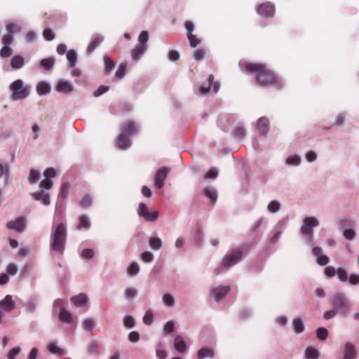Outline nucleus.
Masks as SVG:
<instances>
[{"mask_svg":"<svg viewBox=\"0 0 359 359\" xmlns=\"http://www.w3.org/2000/svg\"><path fill=\"white\" fill-rule=\"evenodd\" d=\"M245 70L248 72L257 73V81L262 86L278 85L277 79L271 71L266 69L262 64L248 63Z\"/></svg>","mask_w":359,"mask_h":359,"instance_id":"f257e3e1","label":"nucleus"},{"mask_svg":"<svg viewBox=\"0 0 359 359\" xmlns=\"http://www.w3.org/2000/svg\"><path fill=\"white\" fill-rule=\"evenodd\" d=\"M43 175L45 179L39 183L41 191L39 192H32L30 195L35 201H41L43 205H48L50 203V195L45 190H49L53 187V183L51 178L55 177L56 170L53 168H48L44 171Z\"/></svg>","mask_w":359,"mask_h":359,"instance_id":"f03ea898","label":"nucleus"},{"mask_svg":"<svg viewBox=\"0 0 359 359\" xmlns=\"http://www.w3.org/2000/svg\"><path fill=\"white\" fill-rule=\"evenodd\" d=\"M67 241V231L65 224L60 223L57 225L52 233L50 248L53 251L63 255Z\"/></svg>","mask_w":359,"mask_h":359,"instance_id":"7ed1b4c3","label":"nucleus"},{"mask_svg":"<svg viewBox=\"0 0 359 359\" xmlns=\"http://www.w3.org/2000/svg\"><path fill=\"white\" fill-rule=\"evenodd\" d=\"M11 91V99L13 100H20L27 98L30 93L29 86L25 85L22 79H17L12 82L9 86Z\"/></svg>","mask_w":359,"mask_h":359,"instance_id":"20e7f679","label":"nucleus"},{"mask_svg":"<svg viewBox=\"0 0 359 359\" xmlns=\"http://www.w3.org/2000/svg\"><path fill=\"white\" fill-rule=\"evenodd\" d=\"M319 225L318 219L314 216L306 217L303 219L302 224L300 227V233L305 237L308 242L313 244V228Z\"/></svg>","mask_w":359,"mask_h":359,"instance_id":"39448f33","label":"nucleus"},{"mask_svg":"<svg viewBox=\"0 0 359 359\" xmlns=\"http://www.w3.org/2000/svg\"><path fill=\"white\" fill-rule=\"evenodd\" d=\"M149 40V34L147 31H142L138 37L139 44L137 45L131 51L132 59L137 61L146 52L147 49V41Z\"/></svg>","mask_w":359,"mask_h":359,"instance_id":"423d86ee","label":"nucleus"},{"mask_svg":"<svg viewBox=\"0 0 359 359\" xmlns=\"http://www.w3.org/2000/svg\"><path fill=\"white\" fill-rule=\"evenodd\" d=\"M333 306L337 311L345 316L351 304L343 293L337 292L333 297Z\"/></svg>","mask_w":359,"mask_h":359,"instance_id":"0eeeda50","label":"nucleus"},{"mask_svg":"<svg viewBox=\"0 0 359 359\" xmlns=\"http://www.w3.org/2000/svg\"><path fill=\"white\" fill-rule=\"evenodd\" d=\"M243 251L241 249L232 250L230 253L226 255L222 262V266L229 268L238 263L242 257Z\"/></svg>","mask_w":359,"mask_h":359,"instance_id":"6e6552de","label":"nucleus"},{"mask_svg":"<svg viewBox=\"0 0 359 359\" xmlns=\"http://www.w3.org/2000/svg\"><path fill=\"white\" fill-rule=\"evenodd\" d=\"M137 213L140 217L144 218L147 222H154L157 219L158 216V212L156 210L149 212L147 205L144 203L139 204Z\"/></svg>","mask_w":359,"mask_h":359,"instance_id":"1a4fd4ad","label":"nucleus"},{"mask_svg":"<svg viewBox=\"0 0 359 359\" xmlns=\"http://www.w3.org/2000/svg\"><path fill=\"white\" fill-rule=\"evenodd\" d=\"M6 226L8 229H12L18 233H22L27 227L26 219L22 216L18 217L15 220L8 222Z\"/></svg>","mask_w":359,"mask_h":359,"instance_id":"9d476101","label":"nucleus"},{"mask_svg":"<svg viewBox=\"0 0 359 359\" xmlns=\"http://www.w3.org/2000/svg\"><path fill=\"white\" fill-rule=\"evenodd\" d=\"M257 12L259 15L264 18L272 17L276 12L275 6L270 1H266L258 6Z\"/></svg>","mask_w":359,"mask_h":359,"instance_id":"9b49d317","label":"nucleus"},{"mask_svg":"<svg viewBox=\"0 0 359 359\" xmlns=\"http://www.w3.org/2000/svg\"><path fill=\"white\" fill-rule=\"evenodd\" d=\"M170 171V168L167 167H163L156 172L154 177V181L155 185L158 189H161L164 186V181Z\"/></svg>","mask_w":359,"mask_h":359,"instance_id":"f8f14e48","label":"nucleus"},{"mask_svg":"<svg viewBox=\"0 0 359 359\" xmlns=\"http://www.w3.org/2000/svg\"><path fill=\"white\" fill-rule=\"evenodd\" d=\"M312 255L316 257V262L320 266H325L329 262V257L323 254V250L320 247H314L312 249Z\"/></svg>","mask_w":359,"mask_h":359,"instance_id":"ddd939ff","label":"nucleus"},{"mask_svg":"<svg viewBox=\"0 0 359 359\" xmlns=\"http://www.w3.org/2000/svg\"><path fill=\"white\" fill-rule=\"evenodd\" d=\"M312 255L316 257V262L320 266H325L329 262V257L323 254V250L320 247H314L312 249Z\"/></svg>","mask_w":359,"mask_h":359,"instance_id":"4468645a","label":"nucleus"},{"mask_svg":"<svg viewBox=\"0 0 359 359\" xmlns=\"http://www.w3.org/2000/svg\"><path fill=\"white\" fill-rule=\"evenodd\" d=\"M312 255L316 257V262L320 266H325L329 262V257L323 254V250L320 247H314L312 249Z\"/></svg>","mask_w":359,"mask_h":359,"instance_id":"2eb2a0df","label":"nucleus"},{"mask_svg":"<svg viewBox=\"0 0 359 359\" xmlns=\"http://www.w3.org/2000/svg\"><path fill=\"white\" fill-rule=\"evenodd\" d=\"M357 351L355 345L351 342H346L344 347V355L341 359H356Z\"/></svg>","mask_w":359,"mask_h":359,"instance_id":"dca6fc26","label":"nucleus"},{"mask_svg":"<svg viewBox=\"0 0 359 359\" xmlns=\"http://www.w3.org/2000/svg\"><path fill=\"white\" fill-rule=\"evenodd\" d=\"M211 88H212L215 93H217L219 88V83L214 81V76L212 74L209 76L208 86L207 87L201 86L199 91L201 94L205 95L210 90Z\"/></svg>","mask_w":359,"mask_h":359,"instance_id":"f3484780","label":"nucleus"},{"mask_svg":"<svg viewBox=\"0 0 359 359\" xmlns=\"http://www.w3.org/2000/svg\"><path fill=\"white\" fill-rule=\"evenodd\" d=\"M256 128L261 135H266L269 130V120L265 117H260L256 125Z\"/></svg>","mask_w":359,"mask_h":359,"instance_id":"a211bd4d","label":"nucleus"},{"mask_svg":"<svg viewBox=\"0 0 359 359\" xmlns=\"http://www.w3.org/2000/svg\"><path fill=\"white\" fill-rule=\"evenodd\" d=\"M185 28L187 31V37L190 42V46L191 47H196L201 42V40L196 37V35L192 34V32L194 29V24H184Z\"/></svg>","mask_w":359,"mask_h":359,"instance_id":"6ab92c4d","label":"nucleus"},{"mask_svg":"<svg viewBox=\"0 0 359 359\" xmlns=\"http://www.w3.org/2000/svg\"><path fill=\"white\" fill-rule=\"evenodd\" d=\"M230 291L229 285H221L215 288L212 291V296L217 302L220 301Z\"/></svg>","mask_w":359,"mask_h":359,"instance_id":"aec40b11","label":"nucleus"},{"mask_svg":"<svg viewBox=\"0 0 359 359\" xmlns=\"http://www.w3.org/2000/svg\"><path fill=\"white\" fill-rule=\"evenodd\" d=\"M0 307L6 312H11L15 308V302L11 295H6L0 301Z\"/></svg>","mask_w":359,"mask_h":359,"instance_id":"412c9836","label":"nucleus"},{"mask_svg":"<svg viewBox=\"0 0 359 359\" xmlns=\"http://www.w3.org/2000/svg\"><path fill=\"white\" fill-rule=\"evenodd\" d=\"M131 144L132 142L127 135L123 133L119 134L117 140V145L120 149L126 150L130 148Z\"/></svg>","mask_w":359,"mask_h":359,"instance_id":"4be33fe9","label":"nucleus"},{"mask_svg":"<svg viewBox=\"0 0 359 359\" xmlns=\"http://www.w3.org/2000/svg\"><path fill=\"white\" fill-rule=\"evenodd\" d=\"M72 85L67 81L60 80L56 86L55 89L60 93L68 94L73 90Z\"/></svg>","mask_w":359,"mask_h":359,"instance_id":"5701e85b","label":"nucleus"},{"mask_svg":"<svg viewBox=\"0 0 359 359\" xmlns=\"http://www.w3.org/2000/svg\"><path fill=\"white\" fill-rule=\"evenodd\" d=\"M122 133L127 135H133L137 132V126L135 121H128L122 127Z\"/></svg>","mask_w":359,"mask_h":359,"instance_id":"b1692460","label":"nucleus"},{"mask_svg":"<svg viewBox=\"0 0 359 359\" xmlns=\"http://www.w3.org/2000/svg\"><path fill=\"white\" fill-rule=\"evenodd\" d=\"M70 299L76 307H83L86 305L88 298L86 294L80 293L76 296L71 297Z\"/></svg>","mask_w":359,"mask_h":359,"instance_id":"393cba45","label":"nucleus"},{"mask_svg":"<svg viewBox=\"0 0 359 359\" xmlns=\"http://www.w3.org/2000/svg\"><path fill=\"white\" fill-rule=\"evenodd\" d=\"M25 65V57L21 55H14L10 62V66L13 69H21Z\"/></svg>","mask_w":359,"mask_h":359,"instance_id":"a878e982","label":"nucleus"},{"mask_svg":"<svg viewBox=\"0 0 359 359\" xmlns=\"http://www.w3.org/2000/svg\"><path fill=\"white\" fill-rule=\"evenodd\" d=\"M103 40L104 37L102 36L99 35L94 36L86 48V53L91 54L95 50V49L100 45Z\"/></svg>","mask_w":359,"mask_h":359,"instance_id":"bb28decb","label":"nucleus"},{"mask_svg":"<svg viewBox=\"0 0 359 359\" xmlns=\"http://www.w3.org/2000/svg\"><path fill=\"white\" fill-rule=\"evenodd\" d=\"M174 346L178 353H184L187 350V344L182 337L177 335L175 338Z\"/></svg>","mask_w":359,"mask_h":359,"instance_id":"cd10ccee","label":"nucleus"},{"mask_svg":"<svg viewBox=\"0 0 359 359\" xmlns=\"http://www.w3.org/2000/svg\"><path fill=\"white\" fill-rule=\"evenodd\" d=\"M214 350L212 348H201L197 353L198 359H204L205 358H212L214 356Z\"/></svg>","mask_w":359,"mask_h":359,"instance_id":"c85d7f7f","label":"nucleus"},{"mask_svg":"<svg viewBox=\"0 0 359 359\" xmlns=\"http://www.w3.org/2000/svg\"><path fill=\"white\" fill-rule=\"evenodd\" d=\"M50 86L44 81L39 82L36 85V92L39 95L48 94L50 92Z\"/></svg>","mask_w":359,"mask_h":359,"instance_id":"c756f323","label":"nucleus"},{"mask_svg":"<svg viewBox=\"0 0 359 359\" xmlns=\"http://www.w3.org/2000/svg\"><path fill=\"white\" fill-rule=\"evenodd\" d=\"M204 195L208 198L213 203L217 200V191L213 187H206L203 191Z\"/></svg>","mask_w":359,"mask_h":359,"instance_id":"7c9ffc66","label":"nucleus"},{"mask_svg":"<svg viewBox=\"0 0 359 359\" xmlns=\"http://www.w3.org/2000/svg\"><path fill=\"white\" fill-rule=\"evenodd\" d=\"M293 330L295 333H302L304 330V322L299 317L295 318L292 320Z\"/></svg>","mask_w":359,"mask_h":359,"instance_id":"2f4dec72","label":"nucleus"},{"mask_svg":"<svg viewBox=\"0 0 359 359\" xmlns=\"http://www.w3.org/2000/svg\"><path fill=\"white\" fill-rule=\"evenodd\" d=\"M104 73L105 74H109L112 69L114 68L115 63L114 61L107 55H104Z\"/></svg>","mask_w":359,"mask_h":359,"instance_id":"473e14b6","label":"nucleus"},{"mask_svg":"<svg viewBox=\"0 0 359 359\" xmlns=\"http://www.w3.org/2000/svg\"><path fill=\"white\" fill-rule=\"evenodd\" d=\"M58 317L63 323H70L72 321V314L65 309L60 310Z\"/></svg>","mask_w":359,"mask_h":359,"instance_id":"72a5a7b5","label":"nucleus"},{"mask_svg":"<svg viewBox=\"0 0 359 359\" xmlns=\"http://www.w3.org/2000/svg\"><path fill=\"white\" fill-rule=\"evenodd\" d=\"M149 245L154 250H158L162 247V241L158 237H150L149 238Z\"/></svg>","mask_w":359,"mask_h":359,"instance_id":"f704fd0d","label":"nucleus"},{"mask_svg":"<svg viewBox=\"0 0 359 359\" xmlns=\"http://www.w3.org/2000/svg\"><path fill=\"white\" fill-rule=\"evenodd\" d=\"M67 59L70 67H74L77 62V53L74 50H69L67 52Z\"/></svg>","mask_w":359,"mask_h":359,"instance_id":"c9c22d12","label":"nucleus"},{"mask_svg":"<svg viewBox=\"0 0 359 359\" xmlns=\"http://www.w3.org/2000/svg\"><path fill=\"white\" fill-rule=\"evenodd\" d=\"M320 353L318 351L312 347H308L305 350V357L306 359H318Z\"/></svg>","mask_w":359,"mask_h":359,"instance_id":"e433bc0d","label":"nucleus"},{"mask_svg":"<svg viewBox=\"0 0 359 359\" xmlns=\"http://www.w3.org/2000/svg\"><path fill=\"white\" fill-rule=\"evenodd\" d=\"M90 225L91 224L88 217L83 215L79 217V224L77 226L76 229H80L81 227H83L88 229L90 227Z\"/></svg>","mask_w":359,"mask_h":359,"instance_id":"4c0bfd02","label":"nucleus"},{"mask_svg":"<svg viewBox=\"0 0 359 359\" xmlns=\"http://www.w3.org/2000/svg\"><path fill=\"white\" fill-rule=\"evenodd\" d=\"M92 204L93 198L88 194H85L81 201L79 202L80 206L83 209L89 208Z\"/></svg>","mask_w":359,"mask_h":359,"instance_id":"58836bf2","label":"nucleus"},{"mask_svg":"<svg viewBox=\"0 0 359 359\" xmlns=\"http://www.w3.org/2000/svg\"><path fill=\"white\" fill-rule=\"evenodd\" d=\"M285 163L290 165L297 166L301 163V157L298 155L290 156L286 158Z\"/></svg>","mask_w":359,"mask_h":359,"instance_id":"ea45409f","label":"nucleus"},{"mask_svg":"<svg viewBox=\"0 0 359 359\" xmlns=\"http://www.w3.org/2000/svg\"><path fill=\"white\" fill-rule=\"evenodd\" d=\"M82 326L86 331L91 332L94 329L95 323L92 318H88L83 320Z\"/></svg>","mask_w":359,"mask_h":359,"instance_id":"a19ab883","label":"nucleus"},{"mask_svg":"<svg viewBox=\"0 0 359 359\" xmlns=\"http://www.w3.org/2000/svg\"><path fill=\"white\" fill-rule=\"evenodd\" d=\"M40 177V172L36 170L31 169L29 176L28 178V181L29 184H35Z\"/></svg>","mask_w":359,"mask_h":359,"instance_id":"79ce46f5","label":"nucleus"},{"mask_svg":"<svg viewBox=\"0 0 359 359\" xmlns=\"http://www.w3.org/2000/svg\"><path fill=\"white\" fill-rule=\"evenodd\" d=\"M280 208V203L276 200L271 201L267 205L268 210L271 213H276L278 212Z\"/></svg>","mask_w":359,"mask_h":359,"instance_id":"37998d69","label":"nucleus"},{"mask_svg":"<svg viewBox=\"0 0 359 359\" xmlns=\"http://www.w3.org/2000/svg\"><path fill=\"white\" fill-rule=\"evenodd\" d=\"M48 349L50 353L55 355H62L63 353V350L59 348L56 343L52 342L49 343L48 345Z\"/></svg>","mask_w":359,"mask_h":359,"instance_id":"c03bdc74","label":"nucleus"},{"mask_svg":"<svg viewBox=\"0 0 359 359\" xmlns=\"http://www.w3.org/2000/svg\"><path fill=\"white\" fill-rule=\"evenodd\" d=\"M54 65V60L52 58L42 59L40 62V65L46 70H50Z\"/></svg>","mask_w":359,"mask_h":359,"instance_id":"a18cd8bd","label":"nucleus"},{"mask_svg":"<svg viewBox=\"0 0 359 359\" xmlns=\"http://www.w3.org/2000/svg\"><path fill=\"white\" fill-rule=\"evenodd\" d=\"M138 294V291L135 287H128L124 292L125 297L128 299L135 297Z\"/></svg>","mask_w":359,"mask_h":359,"instance_id":"49530a36","label":"nucleus"},{"mask_svg":"<svg viewBox=\"0 0 359 359\" xmlns=\"http://www.w3.org/2000/svg\"><path fill=\"white\" fill-rule=\"evenodd\" d=\"M194 233L196 236V242L198 245H200L203 240V227L201 225H197Z\"/></svg>","mask_w":359,"mask_h":359,"instance_id":"de8ad7c7","label":"nucleus"},{"mask_svg":"<svg viewBox=\"0 0 359 359\" xmlns=\"http://www.w3.org/2000/svg\"><path fill=\"white\" fill-rule=\"evenodd\" d=\"M128 273L130 276H135L140 271V266L137 262H133L127 269Z\"/></svg>","mask_w":359,"mask_h":359,"instance_id":"09e8293b","label":"nucleus"},{"mask_svg":"<svg viewBox=\"0 0 359 359\" xmlns=\"http://www.w3.org/2000/svg\"><path fill=\"white\" fill-rule=\"evenodd\" d=\"M163 303L169 307L173 306L175 304V299L170 294H165L163 297Z\"/></svg>","mask_w":359,"mask_h":359,"instance_id":"8fccbe9b","label":"nucleus"},{"mask_svg":"<svg viewBox=\"0 0 359 359\" xmlns=\"http://www.w3.org/2000/svg\"><path fill=\"white\" fill-rule=\"evenodd\" d=\"M126 72V65L124 64H121L115 73V77L117 79H123Z\"/></svg>","mask_w":359,"mask_h":359,"instance_id":"3c124183","label":"nucleus"},{"mask_svg":"<svg viewBox=\"0 0 359 359\" xmlns=\"http://www.w3.org/2000/svg\"><path fill=\"white\" fill-rule=\"evenodd\" d=\"M88 352L90 355L98 356L100 355L98 345L95 342H92L88 347Z\"/></svg>","mask_w":359,"mask_h":359,"instance_id":"603ef678","label":"nucleus"},{"mask_svg":"<svg viewBox=\"0 0 359 359\" xmlns=\"http://www.w3.org/2000/svg\"><path fill=\"white\" fill-rule=\"evenodd\" d=\"M123 324L128 328H133L135 325V320L132 316H126L123 319Z\"/></svg>","mask_w":359,"mask_h":359,"instance_id":"864d4df0","label":"nucleus"},{"mask_svg":"<svg viewBox=\"0 0 359 359\" xmlns=\"http://www.w3.org/2000/svg\"><path fill=\"white\" fill-rule=\"evenodd\" d=\"M343 236L347 240L352 241L355 236V231L351 228H347L344 230Z\"/></svg>","mask_w":359,"mask_h":359,"instance_id":"5fc2aeb1","label":"nucleus"},{"mask_svg":"<svg viewBox=\"0 0 359 359\" xmlns=\"http://www.w3.org/2000/svg\"><path fill=\"white\" fill-rule=\"evenodd\" d=\"M12 53L13 50L9 46H4L0 50V55L4 58L10 57Z\"/></svg>","mask_w":359,"mask_h":359,"instance_id":"6e6d98bb","label":"nucleus"},{"mask_svg":"<svg viewBox=\"0 0 359 359\" xmlns=\"http://www.w3.org/2000/svg\"><path fill=\"white\" fill-rule=\"evenodd\" d=\"M141 259L145 263H150L154 259V255L149 251H144L141 255Z\"/></svg>","mask_w":359,"mask_h":359,"instance_id":"4d7b16f0","label":"nucleus"},{"mask_svg":"<svg viewBox=\"0 0 359 359\" xmlns=\"http://www.w3.org/2000/svg\"><path fill=\"white\" fill-rule=\"evenodd\" d=\"M18 271V266L14 263H10L6 266V272L8 275L15 276Z\"/></svg>","mask_w":359,"mask_h":359,"instance_id":"13d9d810","label":"nucleus"},{"mask_svg":"<svg viewBox=\"0 0 359 359\" xmlns=\"http://www.w3.org/2000/svg\"><path fill=\"white\" fill-rule=\"evenodd\" d=\"M316 334L319 339L325 340L327 337V330L324 327H319L316 330Z\"/></svg>","mask_w":359,"mask_h":359,"instance_id":"bf43d9fd","label":"nucleus"},{"mask_svg":"<svg viewBox=\"0 0 359 359\" xmlns=\"http://www.w3.org/2000/svg\"><path fill=\"white\" fill-rule=\"evenodd\" d=\"M246 133L245 129L243 127H238L233 131V136L236 138L241 139L245 137Z\"/></svg>","mask_w":359,"mask_h":359,"instance_id":"052dcab7","label":"nucleus"},{"mask_svg":"<svg viewBox=\"0 0 359 359\" xmlns=\"http://www.w3.org/2000/svg\"><path fill=\"white\" fill-rule=\"evenodd\" d=\"M339 224L342 227H352L353 222L349 217H343L339 219Z\"/></svg>","mask_w":359,"mask_h":359,"instance_id":"680f3d73","label":"nucleus"},{"mask_svg":"<svg viewBox=\"0 0 359 359\" xmlns=\"http://www.w3.org/2000/svg\"><path fill=\"white\" fill-rule=\"evenodd\" d=\"M43 36L47 41H52L55 38V34L53 31L49 28L44 29L43 32Z\"/></svg>","mask_w":359,"mask_h":359,"instance_id":"e2e57ef3","label":"nucleus"},{"mask_svg":"<svg viewBox=\"0 0 359 359\" xmlns=\"http://www.w3.org/2000/svg\"><path fill=\"white\" fill-rule=\"evenodd\" d=\"M153 313L150 311H147L143 317V322L145 325H150L153 323Z\"/></svg>","mask_w":359,"mask_h":359,"instance_id":"0e129e2a","label":"nucleus"},{"mask_svg":"<svg viewBox=\"0 0 359 359\" xmlns=\"http://www.w3.org/2000/svg\"><path fill=\"white\" fill-rule=\"evenodd\" d=\"M337 274L338 278L341 281L345 282L348 280V274L344 269H341V268L338 269Z\"/></svg>","mask_w":359,"mask_h":359,"instance_id":"69168bd1","label":"nucleus"},{"mask_svg":"<svg viewBox=\"0 0 359 359\" xmlns=\"http://www.w3.org/2000/svg\"><path fill=\"white\" fill-rule=\"evenodd\" d=\"M13 41V34L7 33L6 35H4L2 38V43L5 46H9L11 44Z\"/></svg>","mask_w":359,"mask_h":359,"instance_id":"338daca9","label":"nucleus"},{"mask_svg":"<svg viewBox=\"0 0 359 359\" xmlns=\"http://www.w3.org/2000/svg\"><path fill=\"white\" fill-rule=\"evenodd\" d=\"M94 255L95 252L93 249H84L81 253V256L84 259H91Z\"/></svg>","mask_w":359,"mask_h":359,"instance_id":"774afa93","label":"nucleus"}]
</instances>
